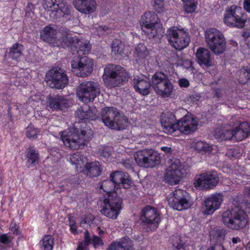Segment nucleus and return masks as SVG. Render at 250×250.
<instances>
[{"instance_id": "obj_1", "label": "nucleus", "mask_w": 250, "mask_h": 250, "mask_svg": "<svg viewBox=\"0 0 250 250\" xmlns=\"http://www.w3.org/2000/svg\"><path fill=\"white\" fill-rule=\"evenodd\" d=\"M160 122L164 132L173 135L176 131L186 135L195 132L198 122L193 115L187 114L180 120H177L173 112H163L161 115Z\"/></svg>"}, {"instance_id": "obj_2", "label": "nucleus", "mask_w": 250, "mask_h": 250, "mask_svg": "<svg viewBox=\"0 0 250 250\" xmlns=\"http://www.w3.org/2000/svg\"><path fill=\"white\" fill-rule=\"evenodd\" d=\"M238 197L233 199L235 206L227 209L222 214V222L229 229L239 230L243 229L249 223V218L246 211L242 209L238 203Z\"/></svg>"}, {"instance_id": "obj_3", "label": "nucleus", "mask_w": 250, "mask_h": 250, "mask_svg": "<svg viewBox=\"0 0 250 250\" xmlns=\"http://www.w3.org/2000/svg\"><path fill=\"white\" fill-rule=\"evenodd\" d=\"M83 126L80 129L74 128V132L64 131L62 132L61 139L64 145L72 149H78L87 145L91 140L93 133L89 126L83 123Z\"/></svg>"}, {"instance_id": "obj_4", "label": "nucleus", "mask_w": 250, "mask_h": 250, "mask_svg": "<svg viewBox=\"0 0 250 250\" xmlns=\"http://www.w3.org/2000/svg\"><path fill=\"white\" fill-rule=\"evenodd\" d=\"M102 78L107 86L113 88L120 86L127 82L130 74L120 65L108 64L104 69Z\"/></svg>"}, {"instance_id": "obj_5", "label": "nucleus", "mask_w": 250, "mask_h": 250, "mask_svg": "<svg viewBox=\"0 0 250 250\" xmlns=\"http://www.w3.org/2000/svg\"><path fill=\"white\" fill-rule=\"evenodd\" d=\"M101 115L104 125L111 129L122 130L127 126V119L116 107L112 106L103 108Z\"/></svg>"}, {"instance_id": "obj_6", "label": "nucleus", "mask_w": 250, "mask_h": 250, "mask_svg": "<svg viewBox=\"0 0 250 250\" xmlns=\"http://www.w3.org/2000/svg\"><path fill=\"white\" fill-rule=\"evenodd\" d=\"M158 20V16L154 12L145 13L140 22L143 34L149 39H161L163 36L164 29L157 22Z\"/></svg>"}, {"instance_id": "obj_7", "label": "nucleus", "mask_w": 250, "mask_h": 250, "mask_svg": "<svg viewBox=\"0 0 250 250\" xmlns=\"http://www.w3.org/2000/svg\"><path fill=\"white\" fill-rule=\"evenodd\" d=\"M223 21L229 27L241 29L246 25L247 15L241 7L232 5L225 9Z\"/></svg>"}, {"instance_id": "obj_8", "label": "nucleus", "mask_w": 250, "mask_h": 250, "mask_svg": "<svg viewBox=\"0 0 250 250\" xmlns=\"http://www.w3.org/2000/svg\"><path fill=\"white\" fill-rule=\"evenodd\" d=\"M206 42L210 50L216 55L222 54L226 48L223 34L215 28H209L205 32Z\"/></svg>"}, {"instance_id": "obj_9", "label": "nucleus", "mask_w": 250, "mask_h": 250, "mask_svg": "<svg viewBox=\"0 0 250 250\" xmlns=\"http://www.w3.org/2000/svg\"><path fill=\"white\" fill-rule=\"evenodd\" d=\"M151 85L157 94L163 98L169 97L173 92V83L167 75L162 72H157L152 75Z\"/></svg>"}, {"instance_id": "obj_10", "label": "nucleus", "mask_w": 250, "mask_h": 250, "mask_svg": "<svg viewBox=\"0 0 250 250\" xmlns=\"http://www.w3.org/2000/svg\"><path fill=\"white\" fill-rule=\"evenodd\" d=\"M166 37L170 44L176 49L182 50L186 48L190 42L188 33L183 29L173 26L167 31Z\"/></svg>"}, {"instance_id": "obj_11", "label": "nucleus", "mask_w": 250, "mask_h": 250, "mask_svg": "<svg viewBox=\"0 0 250 250\" xmlns=\"http://www.w3.org/2000/svg\"><path fill=\"white\" fill-rule=\"evenodd\" d=\"M100 93V85L93 81L82 83L77 87L76 94L79 100L84 103L93 102Z\"/></svg>"}, {"instance_id": "obj_12", "label": "nucleus", "mask_w": 250, "mask_h": 250, "mask_svg": "<svg viewBox=\"0 0 250 250\" xmlns=\"http://www.w3.org/2000/svg\"><path fill=\"white\" fill-rule=\"evenodd\" d=\"M122 204L123 200L119 196L106 198L104 200L103 204L100 207V211L102 215L115 219L120 213Z\"/></svg>"}, {"instance_id": "obj_13", "label": "nucleus", "mask_w": 250, "mask_h": 250, "mask_svg": "<svg viewBox=\"0 0 250 250\" xmlns=\"http://www.w3.org/2000/svg\"><path fill=\"white\" fill-rule=\"evenodd\" d=\"M72 71L80 77L89 75L93 70V61L86 56L74 57L71 62Z\"/></svg>"}, {"instance_id": "obj_14", "label": "nucleus", "mask_w": 250, "mask_h": 250, "mask_svg": "<svg viewBox=\"0 0 250 250\" xmlns=\"http://www.w3.org/2000/svg\"><path fill=\"white\" fill-rule=\"evenodd\" d=\"M62 38L57 37V30L55 28L54 25L45 26L40 31L41 39L44 42L50 44L53 47L65 48V37L67 36L66 31Z\"/></svg>"}, {"instance_id": "obj_15", "label": "nucleus", "mask_w": 250, "mask_h": 250, "mask_svg": "<svg viewBox=\"0 0 250 250\" xmlns=\"http://www.w3.org/2000/svg\"><path fill=\"white\" fill-rule=\"evenodd\" d=\"M134 158L138 166L146 168L154 167L160 159L158 153L153 149L139 150L135 154Z\"/></svg>"}, {"instance_id": "obj_16", "label": "nucleus", "mask_w": 250, "mask_h": 250, "mask_svg": "<svg viewBox=\"0 0 250 250\" xmlns=\"http://www.w3.org/2000/svg\"><path fill=\"white\" fill-rule=\"evenodd\" d=\"M46 79L51 87L58 89L63 88L68 84V82L66 73L61 68H53L49 70L46 74Z\"/></svg>"}, {"instance_id": "obj_17", "label": "nucleus", "mask_w": 250, "mask_h": 250, "mask_svg": "<svg viewBox=\"0 0 250 250\" xmlns=\"http://www.w3.org/2000/svg\"><path fill=\"white\" fill-rule=\"evenodd\" d=\"M219 177L215 171H207L197 176L194 180V185L196 188L209 189L218 184Z\"/></svg>"}, {"instance_id": "obj_18", "label": "nucleus", "mask_w": 250, "mask_h": 250, "mask_svg": "<svg viewBox=\"0 0 250 250\" xmlns=\"http://www.w3.org/2000/svg\"><path fill=\"white\" fill-rule=\"evenodd\" d=\"M188 196V193L186 190L178 189L172 192L171 196L168 199V202L174 209L183 210L191 206Z\"/></svg>"}, {"instance_id": "obj_19", "label": "nucleus", "mask_w": 250, "mask_h": 250, "mask_svg": "<svg viewBox=\"0 0 250 250\" xmlns=\"http://www.w3.org/2000/svg\"><path fill=\"white\" fill-rule=\"evenodd\" d=\"M65 48H70L72 51L76 52L78 57L85 56L91 50V45L86 41L71 36H65Z\"/></svg>"}, {"instance_id": "obj_20", "label": "nucleus", "mask_w": 250, "mask_h": 250, "mask_svg": "<svg viewBox=\"0 0 250 250\" xmlns=\"http://www.w3.org/2000/svg\"><path fill=\"white\" fill-rule=\"evenodd\" d=\"M185 173V169L182 167L181 162L176 160L171 163L166 172L164 176L165 181L170 185H177L180 179L184 177Z\"/></svg>"}, {"instance_id": "obj_21", "label": "nucleus", "mask_w": 250, "mask_h": 250, "mask_svg": "<svg viewBox=\"0 0 250 250\" xmlns=\"http://www.w3.org/2000/svg\"><path fill=\"white\" fill-rule=\"evenodd\" d=\"M224 199L221 193H215L208 197L204 201L202 212L204 215H211L219 208Z\"/></svg>"}, {"instance_id": "obj_22", "label": "nucleus", "mask_w": 250, "mask_h": 250, "mask_svg": "<svg viewBox=\"0 0 250 250\" xmlns=\"http://www.w3.org/2000/svg\"><path fill=\"white\" fill-rule=\"evenodd\" d=\"M43 6L47 11L57 12L60 10L63 17L69 16L72 10V6L65 0H44Z\"/></svg>"}, {"instance_id": "obj_23", "label": "nucleus", "mask_w": 250, "mask_h": 250, "mask_svg": "<svg viewBox=\"0 0 250 250\" xmlns=\"http://www.w3.org/2000/svg\"><path fill=\"white\" fill-rule=\"evenodd\" d=\"M110 178L113 181L119 190L121 188L128 189L131 186L132 181L127 172L121 171H114L110 174Z\"/></svg>"}, {"instance_id": "obj_24", "label": "nucleus", "mask_w": 250, "mask_h": 250, "mask_svg": "<svg viewBox=\"0 0 250 250\" xmlns=\"http://www.w3.org/2000/svg\"><path fill=\"white\" fill-rule=\"evenodd\" d=\"M133 85L136 92L141 95L146 96L151 92V81L146 76L135 77L132 81Z\"/></svg>"}, {"instance_id": "obj_25", "label": "nucleus", "mask_w": 250, "mask_h": 250, "mask_svg": "<svg viewBox=\"0 0 250 250\" xmlns=\"http://www.w3.org/2000/svg\"><path fill=\"white\" fill-rule=\"evenodd\" d=\"M68 104V101L62 96L49 94L47 98L46 105L53 111L63 110Z\"/></svg>"}, {"instance_id": "obj_26", "label": "nucleus", "mask_w": 250, "mask_h": 250, "mask_svg": "<svg viewBox=\"0 0 250 250\" xmlns=\"http://www.w3.org/2000/svg\"><path fill=\"white\" fill-rule=\"evenodd\" d=\"M143 216L145 219L143 222L146 225H154L158 227L161 221L160 214L156 208L149 206L146 207L142 210Z\"/></svg>"}, {"instance_id": "obj_27", "label": "nucleus", "mask_w": 250, "mask_h": 250, "mask_svg": "<svg viewBox=\"0 0 250 250\" xmlns=\"http://www.w3.org/2000/svg\"><path fill=\"white\" fill-rule=\"evenodd\" d=\"M73 4L78 11L85 15L93 13L96 9L95 0H73Z\"/></svg>"}, {"instance_id": "obj_28", "label": "nucleus", "mask_w": 250, "mask_h": 250, "mask_svg": "<svg viewBox=\"0 0 250 250\" xmlns=\"http://www.w3.org/2000/svg\"><path fill=\"white\" fill-rule=\"evenodd\" d=\"M227 231L224 229H216L211 231V239L219 243L208 248L207 250H227L224 248L223 243Z\"/></svg>"}, {"instance_id": "obj_29", "label": "nucleus", "mask_w": 250, "mask_h": 250, "mask_svg": "<svg viewBox=\"0 0 250 250\" xmlns=\"http://www.w3.org/2000/svg\"><path fill=\"white\" fill-rule=\"evenodd\" d=\"M107 250H134L133 241L128 237H125L117 241H113Z\"/></svg>"}, {"instance_id": "obj_30", "label": "nucleus", "mask_w": 250, "mask_h": 250, "mask_svg": "<svg viewBox=\"0 0 250 250\" xmlns=\"http://www.w3.org/2000/svg\"><path fill=\"white\" fill-rule=\"evenodd\" d=\"M195 56L197 63L200 65H205L208 67L212 65L210 52L204 47H199L196 51Z\"/></svg>"}, {"instance_id": "obj_31", "label": "nucleus", "mask_w": 250, "mask_h": 250, "mask_svg": "<svg viewBox=\"0 0 250 250\" xmlns=\"http://www.w3.org/2000/svg\"><path fill=\"white\" fill-rule=\"evenodd\" d=\"M234 139L241 141L247 138L250 134V125L247 122H243L233 128Z\"/></svg>"}, {"instance_id": "obj_32", "label": "nucleus", "mask_w": 250, "mask_h": 250, "mask_svg": "<svg viewBox=\"0 0 250 250\" xmlns=\"http://www.w3.org/2000/svg\"><path fill=\"white\" fill-rule=\"evenodd\" d=\"M26 165L28 167H33L39 162L40 155L38 150L33 146H29L25 151Z\"/></svg>"}, {"instance_id": "obj_33", "label": "nucleus", "mask_w": 250, "mask_h": 250, "mask_svg": "<svg viewBox=\"0 0 250 250\" xmlns=\"http://www.w3.org/2000/svg\"><path fill=\"white\" fill-rule=\"evenodd\" d=\"M100 188L107 195V198L118 196L119 191L111 179L103 181Z\"/></svg>"}, {"instance_id": "obj_34", "label": "nucleus", "mask_w": 250, "mask_h": 250, "mask_svg": "<svg viewBox=\"0 0 250 250\" xmlns=\"http://www.w3.org/2000/svg\"><path fill=\"white\" fill-rule=\"evenodd\" d=\"M75 116L82 121L94 120L96 119V114L87 105L78 108L75 112Z\"/></svg>"}, {"instance_id": "obj_35", "label": "nucleus", "mask_w": 250, "mask_h": 250, "mask_svg": "<svg viewBox=\"0 0 250 250\" xmlns=\"http://www.w3.org/2000/svg\"><path fill=\"white\" fill-rule=\"evenodd\" d=\"M85 168L86 175L91 177L99 176L102 171L101 165L98 162L86 163L85 166Z\"/></svg>"}, {"instance_id": "obj_36", "label": "nucleus", "mask_w": 250, "mask_h": 250, "mask_svg": "<svg viewBox=\"0 0 250 250\" xmlns=\"http://www.w3.org/2000/svg\"><path fill=\"white\" fill-rule=\"evenodd\" d=\"M215 136L217 139L223 140H231L234 139L233 129H226L224 127L217 128L215 131Z\"/></svg>"}, {"instance_id": "obj_37", "label": "nucleus", "mask_w": 250, "mask_h": 250, "mask_svg": "<svg viewBox=\"0 0 250 250\" xmlns=\"http://www.w3.org/2000/svg\"><path fill=\"white\" fill-rule=\"evenodd\" d=\"M54 238L51 235L46 234L40 240L39 245L42 250H53Z\"/></svg>"}, {"instance_id": "obj_38", "label": "nucleus", "mask_w": 250, "mask_h": 250, "mask_svg": "<svg viewBox=\"0 0 250 250\" xmlns=\"http://www.w3.org/2000/svg\"><path fill=\"white\" fill-rule=\"evenodd\" d=\"M125 45L120 40H114L111 45L112 54L116 56H122L124 54Z\"/></svg>"}, {"instance_id": "obj_39", "label": "nucleus", "mask_w": 250, "mask_h": 250, "mask_svg": "<svg viewBox=\"0 0 250 250\" xmlns=\"http://www.w3.org/2000/svg\"><path fill=\"white\" fill-rule=\"evenodd\" d=\"M147 54V48L143 43H139L135 47L134 55L137 61L145 59Z\"/></svg>"}, {"instance_id": "obj_40", "label": "nucleus", "mask_w": 250, "mask_h": 250, "mask_svg": "<svg viewBox=\"0 0 250 250\" xmlns=\"http://www.w3.org/2000/svg\"><path fill=\"white\" fill-rule=\"evenodd\" d=\"M183 3V8L187 13L194 12L197 7L198 0H181Z\"/></svg>"}, {"instance_id": "obj_41", "label": "nucleus", "mask_w": 250, "mask_h": 250, "mask_svg": "<svg viewBox=\"0 0 250 250\" xmlns=\"http://www.w3.org/2000/svg\"><path fill=\"white\" fill-rule=\"evenodd\" d=\"M239 82L242 84L250 83V65L243 68L240 75Z\"/></svg>"}, {"instance_id": "obj_42", "label": "nucleus", "mask_w": 250, "mask_h": 250, "mask_svg": "<svg viewBox=\"0 0 250 250\" xmlns=\"http://www.w3.org/2000/svg\"><path fill=\"white\" fill-rule=\"evenodd\" d=\"M195 148L200 152H211L212 148L209 144L202 141H198L195 145Z\"/></svg>"}, {"instance_id": "obj_43", "label": "nucleus", "mask_w": 250, "mask_h": 250, "mask_svg": "<svg viewBox=\"0 0 250 250\" xmlns=\"http://www.w3.org/2000/svg\"><path fill=\"white\" fill-rule=\"evenodd\" d=\"M83 155H82L80 152H76L70 156V161L72 165H76L77 168H78V166H80L81 163H83Z\"/></svg>"}, {"instance_id": "obj_44", "label": "nucleus", "mask_w": 250, "mask_h": 250, "mask_svg": "<svg viewBox=\"0 0 250 250\" xmlns=\"http://www.w3.org/2000/svg\"><path fill=\"white\" fill-rule=\"evenodd\" d=\"M154 1L153 8L156 12L161 13L165 9L164 0H153Z\"/></svg>"}, {"instance_id": "obj_45", "label": "nucleus", "mask_w": 250, "mask_h": 250, "mask_svg": "<svg viewBox=\"0 0 250 250\" xmlns=\"http://www.w3.org/2000/svg\"><path fill=\"white\" fill-rule=\"evenodd\" d=\"M26 135L29 139L37 138V130L33 126L29 125L26 128Z\"/></svg>"}, {"instance_id": "obj_46", "label": "nucleus", "mask_w": 250, "mask_h": 250, "mask_svg": "<svg viewBox=\"0 0 250 250\" xmlns=\"http://www.w3.org/2000/svg\"><path fill=\"white\" fill-rule=\"evenodd\" d=\"M91 244L95 249L104 245V242L103 239L100 237L96 235H93L92 236Z\"/></svg>"}, {"instance_id": "obj_47", "label": "nucleus", "mask_w": 250, "mask_h": 250, "mask_svg": "<svg viewBox=\"0 0 250 250\" xmlns=\"http://www.w3.org/2000/svg\"><path fill=\"white\" fill-rule=\"evenodd\" d=\"M100 153L101 156L107 160L111 155V149L109 146L103 147Z\"/></svg>"}, {"instance_id": "obj_48", "label": "nucleus", "mask_w": 250, "mask_h": 250, "mask_svg": "<svg viewBox=\"0 0 250 250\" xmlns=\"http://www.w3.org/2000/svg\"><path fill=\"white\" fill-rule=\"evenodd\" d=\"M12 240V237L7 234H0V243H2L3 245H9Z\"/></svg>"}, {"instance_id": "obj_49", "label": "nucleus", "mask_w": 250, "mask_h": 250, "mask_svg": "<svg viewBox=\"0 0 250 250\" xmlns=\"http://www.w3.org/2000/svg\"><path fill=\"white\" fill-rule=\"evenodd\" d=\"M84 243L85 246H88L92 243V238L90 236V233L88 230H85L84 232Z\"/></svg>"}, {"instance_id": "obj_50", "label": "nucleus", "mask_w": 250, "mask_h": 250, "mask_svg": "<svg viewBox=\"0 0 250 250\" xmlns=\"http://www.w3.org/2000/svg\"><path fill=\"white\" fill-rule=\"evenodd\" d=\"M124 167L128 170H133V162L130 159H126L124 160L123 162Z\"/></svg>"}, {"instance_id": "obj_51", "label": "nucleus", "mask_w": 250, "mask_h": 250, "mask_svg": "<svg viewBox=\"0 0 250 250\" xmlns=\"http://www.w3.org/2000/svg\"><path fill=\"white\" fill-rule=\"evenodd\" d=\"M179 85L180 87H185L187 88L189 85V81L185 78H182L179 80L178 81Z\"/></svg>"}, {"instance_id": "obj_52", "label": "nucleus", "mask_w": 250, "mask_h": 250, "mask_svg": "<svg viewBox=\"0 0 250 250\" xmlns=\"http://www.w3.org/2000/svg\"><path fill=\"white\" fill-rule=\"evenodd\" d=\"M243 7L247 12L250 13V0H244Z\"/></svg>"}, {"instance_id": "obj_53", "label": "nucleus", "mask_w": 250, "mask_h": 250, "mask_svg": "<svg viewBox=\"0 0 250 250\" xmlns=\"http://www.w3.org/2000/svg\"><path fill=\"white\" fill-rule=\"evenodd\" d=\"M213 91L215 96L218 98L222 97V90L220 88H213Z\"/></svg>"}, {"instance_id": "obj_54", "label": "nucleus", "mask_w": 250, "mask_h": 250, "mask_svg": "<svg viewBox=\"0 0 250 250\" xmlns=\"http://www.w3.org/2000/svg\"><path fill=\"white\" fill-rule=\"evenodd\" d=\"M70 231L74 235H76L78 234V232L77 231V227L76 224H73L69 226Z\"/></svg>"}, {"instance_id": "obj_55", "label": "nucleus", "mask_w": 250, "mask_h": 250, "mask_svg": "<svg viewBox=\"0 0 250 250\" xmlns=\"http://www.w3.org/2000/svg\"><path fill=\"white\" fill-rule=\"evenodd\" d=\"M15 52H16V44L13 45L12 48L10 49L9 56L13 59H15Z\"/></svg>"}, {"instance_id": "obj_56", "label": "nucleus", "mask_w": 250, "mask_h": 250, "mask_svg": "<svg viewBox=\"0 0 250 250\" xmlns=\"http://www.w3.org/2000/svg\"><path fill=\"white\" fill-rule=\"evenodd\" d=\"M242 36L243 37L244 41L250 39V32L248 31L245 30L242 33Z\"/></svg>"}, {"instance_id": "obj_57", "label": "nucleus", "mask_w": 250, "mask_h": 250, "mask_svg": "<svg viewBox=\"0 0 250 250\" xmlns=\"http://www.w3.org/2000/svg\"><path fill=\"white\" fill-rule=\"evenodd\" d=\"M180 241H181L180 239ZM174 250H186L183 244L181 243L180 242L179 243H178L177 246L174 248Z\"/></svg>"}, {"instance_id": "obj_58", "label": "nucleus", "mask_w": 250, "mask_h": 250, "mask_svg": "<svg viewBox=\"0 0 250 250\" xmlns=\"http://www.w3.org/2000/svg\"><path fill=\"white\" fill-rule=\"evenodd\" d=\"M232 242L233 244H236L238 243H240L241 242V239L240 237L237 236L235 237H233L232 238Z\"/></svg>"}, {"instance_id": "obj_59", "label": "nucleus", "mask_w": 250, "mask_h": 250, "mask_svg": "<svg viewBox=\"0 0 250 250\" xmlns=\"http://www.w3.org/2000/svg\"><path fill=\"white\" fill-rule=\"evenodd\" d=\"M244 47L250 50V39L244 41Z\"/></svg>"}, {"instance_id": "obj_60", "label": "nucleus", "mask_w": 250, "mask_h": 250, "mask_svg": "<svg viewBox=\"0 0 250 250\" xmlns=\"http://www.w3.org/2000/svg\"><path fill=\"white\" fill-rule=\"evenodd\" d=\"M161 150L165 151L166 153H169L171 151V148L170 147L163 146L161 147Z\"/></svg>"}, {"instance_id": "obj_61", "label": "nucleus", "mask_w": 250, "mask_h": 250, "mask_svg": "<svg viewBox=\"0 0 250 250\" xmlns=\"http://www.w3.org/2000/svg\"><path fill=\"white\" fill-rule=\"evenodd\" d=\"M86 223H91V220L90 219L89 221L86 220V219L84 218L82 219L80 222V224L81 225H83V224H85Z\"/></svg>"}, {"instance_id": "obj_62", "label": "nucleus", "mask_w": 250, "mask_h": 250, "mask_svg": "<svg viewBox=\"0 0 250 250\" xmlns=\"http://www.w3.org/2000/svg\"><path fill=\"white\" fill-rule=\"evenodd\" d=\"M68 222H69V226L71 225L76 224V222L75 220L73 219V218L71 216H69L68 217Z\"/></svg>"}, {"instance_id": "obj_63", "label": "nucleus", "mask_w": 250, "mask_h": 250, "mask_svg": "<svg viewBox=\"0 0 250 250\" xmlns=\"http://www.w3.org/2000/svg\"><path fill=\"white\" fill-rule=\"evenodd\" d=\"M10 228H11V230L14 233H15L16 232V223H11V224L10 225Z\"/></svg>"}, {"instance_id": "obj_64", "label": "nucleus", "mask_w": 250, "mask_h": 250, "mask_svg": "<svg viewBox=\"0 0 250 250\" xmlns=\"http://www.w3.org/2000/svg\"><path fill=\"white\" fill-rule=\"evenodd\" d=\"M84 250V248L83 246V244L82 243H79L78 246V247L77 248V250Z\"/></svg>"}]
</instances>
